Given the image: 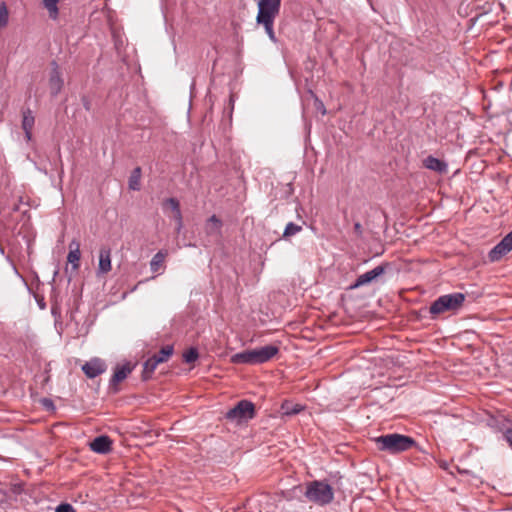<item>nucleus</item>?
Listing matches in <instances>:
<instances>
[{
    "label": "nucleus",
    "instance_id": "f257e3e1",
    "mask_svg": "<svg viewBox=\"0 0 512 512\" xmlns=\"http://www.w3.org/2000/svg\"><path fill=\"white\" fill-rule=\"evenodd\" d=\"M257 6L256 23L264 27L267 36L273 43H277L274 21L280 13L281 0H259Z\"/></svg>",
    "mask_w": 512,
    "mask_h": 512
},
{
    "label": "nucleus",
    "instance_id": "f03ea898",
    "mask_svg": "<svg viewBox=\"0 0 512 512\" xmlns=\"http://www.w3.org/2000/svg\"><path fill=\"white\" fill-rule=\"evenodd\" d=\"M279 352L276 345H266L263 347L245 350L232 355L231 362L234 364H262L271 360Z\"/></svg>",
    "mask_w": 512,
    "mask_h": 512
},
{
    "label": "nucleus",
    "instance_id": "7ed1b4c3",
    "mask_svg": "<svg viewBox=\"0 0 512 512\" xmlns=\"http://www.w3.org/2000/svg\"><path fill=\"white\" fill-rule=\"evenodd\" d=\"M380 451H386L390 454H397L410 450L416 446V441L407 435L390 433L378 436L374 439Z\"/></svg>",
    "mask_w": 512,
    "mask_h": 512
},
{
    "label": "nucleus",
    "instance_id": "20e7f679",
    "mask_svg": "<svg viewBox=\"0 0 512 512\" xmlns=\"http://www.w3.org/2000/svg\"><path fill=\"white\" fill-rule=\"evenodd\" d=\"M304 495L309 502L325 506L333 501L334 490L325 481L314 480L307 483Z\"/></svg>",
    "mask_w": 512,
    "mask_h": 512
},
{
    "label": "nucleus",
    "instance_id": "39448f33",
    "mask_svg": "<svg viewBox=\"0 0 512 512\" xmlns=\"http://www.w3.org/2000/svg\"><path fill=\"white\" fill-rule=\"evenodd\" d=\"M464 300L465 295L462 293L443 295L431 304L429 311L433 315H438L445 311L457 310L462 306Z\"/></svg>",
    "mask_w": 512,
    "mask_h": 512
},
{
    "label": "nucleus",
    "instance_id": "423d86ee",
    "mask_svg": "<svg viewBox=\"0 0 512 512\" xmlns=\"http://www.w3.org/2000/svg\"><path fill=\"white\" fill-rule=\"evenodd\" d=\"M255 416V405L248 400L239 401L233 408L228 410L226 418L238 423L253 419Z\"/></svg>",
    "mask_w": 512,
    "mask_h": 512
},
{
    "label": "nucleus",
    "instance_id": "0eeeda50",
    "mask_svg": "<svg viewBox=\"0 0 512 512\" xmlns=\"http://www.w3.org/2000/svg\"><path fill=\"white\" fill-rule=\"evenodd\" d=\"M388 266H389L388 263H384V264L376 266L375 268H373L370 271H367V272L359 275L356 278L355 282L349 286V289L354 290L359 287L369 285L374 281H377L378 278L385 273Z\"/></svg>",
    "mask_w": 512,
    "mask_h": 512
},
{
    "label": "nucleus",
    "instance_id": "6e6552de",
    "mask_svg": "<svg viewBox=\"0 0 512 512\" xmlns=\"http://www.w3.org/2000/svg\"><path fill=\"white\" fill-rule=\"evenodd\" d=\"M64 85V80L60 68L56 61L51 62V72L49 76V88L52 96H57Z\"/></svg>",
    "mask_w": 512,
    "mask_h": 512
},
{
    "label": "nucleus",
    "instance_id": "1a4fd4ad",
    "mask_svg": "<svg viewBox=\"0 0 512 512\" xmlns=\"http://www.w3.org/2000/svg\"><path fill=\"white\" fill-rule=\"evenodd\" d=\"M106 364L99 358H93L82 366V370L88 378H95L106 371Z\"/></svg>",
    "mask_w": 512,
    "mask_h": 512
},
{
    "label": "nucleus",
    "instance_id": "9d476101",
    "mask_svg": "<svg viewBox=\"0 0 512 512\" xmlns=\"http://www.w3.org/2000/svg\"><path fill=\"white\" fill-rule=\"evenodd\" d=\"M112 441L108 436L101 435L96 437L89 446L93 452L106 454L111 451Z\"/></svg>",
    "mask_w": 512,
    "mask_h": 512
},
{
    "label": "nucleus",
    "instance_id": "9b49d317",
    "mask_svg": "<svg viewBox=\"0 0 512 512\" xmlns=\"http://www.w3.org/2000/svg\"><path fill=\"white\" fill-rule=\"evenodd\" d=\"M423 166L426 169L435 171L439 174H445L448 171V164L445 161L438 159L432 155L427 156L423 160Z\"/></svg>",
    "mask_w": 512,
    "mask_h": 512
},
{
    "label": "nucleus",
    "instance_id": "f8f14e48",
    "mask_svg": "<svg viewBox=\"0 0 512 512\" xmlns=\"http://www.w3.org/2000/svg\"><path fill=\"white\" fill-rule=\"evenodd\" d=\"M111 268V250L110 248L102 247L99 252L98 273L107 274Z\"/></svg>",
    "mask_w": 512,
    "mask_h": 512
},
{
    "label": "nucleus",
    "instance_id": "ddd939ff",
    "mask_svg": "<svg viewBox=\"0 0 512 512\" xmlns=\"http://www.w3.org/2000/svg\"><path fill=\"white\" fill-rule=\"evenodd\" d=\"M133 367L130 363H125L123 365H118L115 368V372L110 380L111 385H117L121 381L127 378V376L132 372Z\"/></svg>",
    "mask_w": 512,
    "mask_h": 512
},
{
    "label": "nucleus",
    "instance_id": "4468645a",
    "mask_svg": "<svg viewBox=\"0 0 512 512\" xmlns=\"http://www.w3.org/2000/svg\"><path fill=\"white\" fill-rule=\"evenodd\" d=\"M70 251L67 256V260L69 263L73 265V268L76 270L79 267V261L81 257L80 252V243L77 240H72L69 244Z\"/></svg>",
    "mask_w": 512,
    "mask_h": 512
},
{
    "label": "nucleus",
    "instance_id": "2eb2a0df",
    "mask_svg": "<svg viewBox=\"0 0 512 512\" xmlns=\"http://www.w3.org/2000/svg\"><path fill=\"white\" fill-rule=\"evenodd\" d=\"M35 123V118L32 115L31 110L27 109L23 112V119H22V128L25 132V136L27 140H31L32 137V129Z\"/></svg>",
    "mask_w": 512,
    "mask_h": 512
},
{
    "label": "nucleus",
    "instance_id": "dca6fc26",
    "mask_svg": "<svg viewBox=\"0 0 512 512\" xmlns=\"http://www.w3.org/2000/svg\"><path fill=\"white\" fill-rule=\"evenodd\" d=\"M304 410V406L290 401H284L281 404V413L285 416H294Z\"/></svg>",
    "mask_w": 512,
    "mask_h": 512
},
{
    "label": "nucleus",
    "instance_id": "f3484780",
    "mask_svg": "<svg viewBox=\"0 0 512 512\" xmlns=\"http://www.w3.org/2000/svg\"><path fill=\"white\" fill-rule=\"evenodd\" d=\"M159 364V360L154 355L148 358L143 365V380L150 379Z\"/></svg>",
    "mask_w": 512,
    "mask_h": 512
},
{
    "label": "nucleus",
    "instance_id": "a211bd4d",
    "mask_svg": "<svg viewBox=\"0 0 512 512\" xmlns=\"http://www.w3.org/2000/svg\"><path fill=\"white\" fill-rule=\"evenodd\" d=\"M510 251L505 248V246L499 242L497 245H495L489 252L488 258L490 262H497L499 261L503 256H505Z\"/></svg>",
    "mask_w": 512,
    "mask_h": 512
},
{
    "label": "nucleus",
    "instance_id": "6ab92c4d",
    "mask_svg": "<svg viewBox=\"0 0 512 512\" xmlns=\"http://www.w3.org/2000/svg\"><path fill=\"white\" fill-rule=\"evenodd\" d=\"M221 226L222 223L220 219H218L216 215H212L208 219L205 229L209 235H218L220 233Z\"/></svg>",
    "mask_w": 512,
    "mask_h": 512
},
{
    "label": "nucleus",
    "instance_id": "aec40b11",
    "mask_svg": "<svg viewBox=\"0 0 512 512\" xmlns=\"http://www.w3.org/2000/svg\"><path fill=\"white\" fill-rule=\"evenodd\" d=\"M166 256L167 252L160 250L152 257L150 261V270L153 273L158 272L159 269L163 266Z\"/></svg>",
    "mask_w": 512,
    "mask_h": 512
},
{
    "label": "nucleus",
    "instance_id": "412c9836",
    "mask_svg": "<svg viewBox=\"0 0 512 512\" xmlns=\"http://www.w3.org/2000/svg\"><path fill=\"white\" fill-rule=\"evenodd\" d=\"M141 173H142V171H141L140 167H136L133 169V171L131 172V175L129 177V181H128L129 189H131L133 191L140 190V188H141V184H140Z\"/></svg>",
    "mask_w": 512,
    "mask_h": 512
},
{
    "label": "nucleus",
    "instance_id": "4be33fe9",
    "mask_svg": "<svg viewBox=\"0 0 512 512\" xmlns=\"http://www.w3.org/2000/svg\"><path fill=\"white\" fill-rule=\"evenodd\" d=\"M60 0H43V6L47 9L49 17L56 20L59 15L58 3Z\"/></svg>",
    "mask_w": 512,
    "mask_h": 512
},
{
    "label": "nucleus",
    "instance_id": "5701e85b",
    "mask_svg": "<svg viewBox=\"0 0 512 512\" xmlns=\"http://www.w3.org/2000/svg\"><path fill=\"white\" fill-rule=\"evenodd\" d=\"M164 207L170 208L174 213V219L180 218V204L176 198H168L163 203Z\"/></svg>",
    "mask_w": 512,
    "mask_h": 512
},
{
    "label": "nucleus",
    "instance_id": "b1692460",
    "mask_svg": "<svg viewBox=\"0 0 512 512\" xmlns=\"http://www.w3.org/2000/svg\"><path fill=\"white\" fill-rule=\"evenodd\" d=\"M302 230V226L301 225H298L294 222H289L285 229H284V232H283V237L284 238H289L291 236H294L296 235L297 233H299L300 231Z\"/></svg>",
    "mask_w": 512,
    "mask_h": 512
},
{
    "label": "nucleus",
    "instance_id": "393cba45",
    "mask_svg": "<svg viewBox=\"0 0 512 512\" xmlns=\"http://www.w3.org/2000/svg\"><path fill=\"white\" fill-rule=\"evenodd\" d=\"M9 22V11L6 3L2 1L0 3V29L8 25Z\"/></svg>",
    "mask_w": 512,
    "mask_h": 512
},
{
    "label": "nucleus",
    "instance_id": "a878e982",
    "mask_svg": "<svg viewBox=\"0 0 512 512\" xmlns=\"http://www.w3.org/2000/svg\"><path fill=\"white\" fill-rule=\"evenodd\" d=\"M173 354V347L167 345L163 347L157 354L154 356L159 360V363L165 362L168 358Z\"/></svg>",
    "mask_w": 512,
    "mask_h": 512
},
{
    "label": "nucleus",
    "instance_id": "bb28decb",
    "mask_svg": "<svg viewBox=\"0 0 512 512\" xmlns=\"http://www.w3.org/2000/svg\"><path fill=\"white\" fill-rule=\"evenodd\" d=\"M199 354L196 348H190L183 354V359L186 363H193L197 360Z\"/></svg>",
    "mask_w": 512,
    "mask_h": 512
},
{
    "label": "nucleus",
    "instance_id": "cd10ccee",
    "mask_svg": "<svg viewBox=\"0 0 512 512\" xmlns=\"http://www.w3.org/2000/svg\"><path fill=\"white\" fill-rule=\"evenodd\" d=\"M55 512H76L73 506L69 503H61L56 507Z\"/></svg>",
    "mask_w": 512,
    "mask_h": 512
},
{
    "label": "nucleus",
    "instance_id": "c85d7f7f",
    "mask_svg": "<svg viewBox=\"0 0 512 512\" xmlns=\"http://www.w3.org/2000/svg\"><path fill=\"white\" fill-rule=\"evenodd\" d=\"M506 249L509 251L512 250V231L508 233L501 241H500Z\"/></svg>",
    "mask_w": 512,
    "mask_h": 512
},
{
    "label": "nucleus",
    "instance_id": "c756f323",
    "mask_svg": "<svg viewBox=\"0 0 512 512\" xmlns=\"http://www.w3.org/2000/svg\"><path fill=\"white\" fill-rule=\"evenodd\" d=\"M81 101H82V104H83V107L87 110V111H90L91 108H92V103L90 101V99L86 96H83L81 98Z\"/></svg>",
    "mask_w": 512,
    "mask_h": 512
},
{
    "label": "nucleus",
    "instance_id": "7c9ffc66",
    "mask_svg": "<svg viewBox=\"0 0 512 512\" xmlns=\"http://www.w3.org/2000/svg\"><path fill=\"white\" fill-rule=\"evenodd\" d=\"M176 221V232L177 233H180V231L182 230L183 228V218H182V213L180 212V218L179 219H175Z\"/></svg>",
    "mask_w": 512,
    "mask_h": 512
},
{
    "label": "nucleus",
    "instance_id": "2f4dec72",
    "mask_svg": "<svg viewBox=\"0 0 512 512\" xmlns=\"http://www.w3.org/2000/svg\"><path fill=\"white\" fill-rule=\"evenodd\" d=\"M41 402H42L43 406L46 407L47 409H54L55 408L51 399L44 398V399H42Z\"/></svg>",
    "mask_w": 512,
    "mask_h": 512
},
{
    "label": "nucleus",
    "instance_id": "473e14b6",
    "mask_svg": "<svg viewBox=\"0 0 512 512\" xmlns=\"http://www.w3.org/2000/svg\"><path fill=\"white\" fill-rule=\"evenodd\" d=\"M354 232L356 233V235L358 237H361L362 236V233H363V229H362V225L359 223V222H356L354 224Z\"/></svg>",
    "mask_w": 512,
    "mask_h": 512
},
{
    "label": "nucleus",
    "instance_id": "72a5a7b5",
    "mask_svg": "<svg viewBox=\"0 0 512 512\" xmlns=\"http://www.w3.org/2000/svg\"><path fill=\"white\" fill-rule=\"evenodd\" d=\"M505 438L509 445L512 447V429H508L505 433Z\"/></svg>",
    "mask_w": 512,
    "mask_h": 512
},
{
    "label": "nucleus",
    "instance_id": "f704fd0d",
    "mask_svg": "<svg viewBox=\"0 0 512 512\" xmlns=\"http://www.w3.org/2000/svg\"><path fill=\"white\" fill-rule=\"evenodd\" d=\"M229 102H230L231 106H233L234 100H233L232 96L230 97ZM231 109H233V107H231Z\"/></svg>",
    "mask_w": 512,
    "mask_h": 512
},
{
    "label": "nucleus",
    "instance_id": "c9c22d12",
    "mask_svg": "<svg viewBox=\"0 0 512 512\" xmlns=\"http://www.w3.org/2000/svg\"><path fill=\"white\" fill-rule=\"evenodd\" d=\"M0 494H2V491L0 490Z\"/></svg>",
    "mask_w": 512,
    "mask_h": 512
}]
</instances>
